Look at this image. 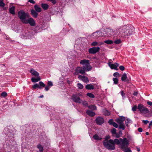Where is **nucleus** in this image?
I'll list each match as a JSON object with an SVG mask.
<instances>
[{"instance_id":"f257e3e1","label":"nucleus","mask_w":152,"mask_h":152,"mask_svg":"<svg viewBox=\"0 0 152 152\" xmlns=\"http://www.w3.org/2000/svg\"><path fill=\"white\" fill-rule=\"evenodd\" d=\"M133 29L129 26H120L118 27L119 36L123 37L131 35L133 33Z\"/></svg>"},{"instance_id":"f03ea898","label":"nucleus","mask_w":152,"mask_h":152,"mask_svg":"<svg viewBox=\"0 0 152 152\" xmlns=\"http://www.w3.org/2000/svg\"><path fill=\"white\" fill-rule=\"evenodd\" d=\"M115 144L119 145V148L124 151L129 144L128 140L126 138H120L119 139H115Z\"/></svg>"},{"instance_id":"7ed1b4c3","label":"nucleus","mask_w":152,"mask_h":152,"mask_svg":"<svg viewBox=\"0 0 152 152\" xmlns=\"http://www.w3.org/2000/svg\"><path fill=\"white\" fill-rule=\"evenodd\" d=\"M103 143L104 147L107 149L110 150L115 149V139L113 140L112 139L109 140H104L103 141Z\"/></svg>"},{"instance_id":"20e7f679","label":"nucleus","mask_w":152,"mask_h":152,"mask_svg":"<svg viewBox=\"0 0 152 152\" xmlns=\"http://www.w3.org/2000/svg\"><path fill=\"white\" fill-rule=\"evenodd\" d=\"M80 63L81 64L83 65V68L86 72L89 71L91 69L92 67L90 64L89 60H82L80 61Z\"/></svg>"},{"instance_id":"39448f33","label":"nucleus","mask_w":152,"mask_h":152,"mask_svg":"<svg viewBox=\"0 0 152 152\" xmlns=\"http://www.w3.org/2000/svg\"><path fill=\"white\" fill-rule=\"evenodd\" d=\"M18 16L23 23H26V20L29 18L28 14L26 13L23 10H20L18 12Z\"/></svg>"},{"instance_id":"423d86ee","label":"nucleus","mask_w":152,"mask_h":152,"mask_svg":"<svg viewBox=\"0 0 152 152\" xmlns=\"http://www.w3.org/2000/svg\"><path fill=\"white\" fill-rule=\"evenodd\" d=\"M105 32L108 36H113L116 35L119 36L118 28L116 30L112 29L110 28L106 29Z\"/></svg>"},{"instance_id":"0eeeda50","label":"nucleus","mask_w":152,"mask_h":152,"mask_svg":"<svg viewBox=\"0 0 152 152\" xmlns=\"http://www.w3.org/2000/svg\"><path fill=\"white\" fill-rule=\"evenodd\" d=\"M137 108L141 114H146L149 112V110L142 104H139Z\"/></svg>"},{"instance_id":"6e6552de","label":"nucleus","mask_w":152,"mask_h":152,"mask_svg":"<svg viewBox=\"0 0 152 152\" xmlns=\"http://www.w3.org/2000/svg\"><path fill=\"white\" fill-rule=\"evenodd\" d=\"M79 74L83 75H86V71L83 67L82 68L80 67H77L75 70V72L74 73L75 75H78Z\"/></svg>"},{"instance_id":"1a4fd4ad","label":"nucleus","mask_w":152,"mask_h":152,"mask_svg":"<svg viewBox=\"0 0 152 152\" xmlns=\"http://www.w3.org/2000/svg\"><path fill=\"white\" fill-rule=\"evenodd\" d=\"M100 49V48L98 47H93L89 49L88 52L90 54H94L99 52Z\"/></svg>"},{"instance_id":"9d476101","label":"nucleus","mask_w":152,"mask_h":152,"mask_svg":"<svg viewBox=\"0 0 152 152\" xmlns=\"http://www.w3.org/2000/svg\"><path fill=\"white\" fill-rule=\"evenodd\" d=\"M78 78L86 83H87L89 82L88 77L85 75H79L78 76Z\"/></svg>"},{"instance_id":"9b49d317","label":"nucleus","mask_w":152,"mask_h":152,"mask_svg":"<svg viewBox=\"0 0 152 152\" xmlns=\"http://www.w3.org/2000/svg\"><path fill=\"white\" fill-rule=\"evenodd\" d=\"M96 123L97 124L102 125L104 123V118L101 117H98L95 120Z\"/></svg>"},{"instance_id":"f8f14e48","label":"nucleus","mask_w":152,"mask_h":152,"mask_svg":"<svg viewBox=\"0 0 152 152\" xmlns=\"http://www.w3.org/2000/svg\"><path fill=\"white\" fill-rule=\"evenodd\" d=\"M26 22L24 23L27 24L29 23L30 26H34L35 24V22L34 20L32 18H29L28 19H27L26 20Z\"/></svg>"},{"instance_id":"ddd939ff","label":"nucleus","mask_w":152,"mask_h":152,"mask_svg":"<svg viewBox=\"0 0 152 152\" xmlns=\"http://www.w3.org/2000/svg\"><path fill=\"white\" fill-rule=\"evenodd\" d=\"M108 64L111 69L118 70L117 67L118 66L119 64L117 63H115L114 64H112L111 62L109 61Z\"/></svg>"},{"instance_id":"4468645a","label":"nucleus","mask_w":152,"mask_h":152,"mask_svg":"<svg viewBox=\"0 0 152 152\" xmlns=\"http://www.w3.org/2000/svg\"><path fill=\"white\" fill-rule=\"evenodd\" d=\"M72 100L75 102L78 103H80L81 102V99L80 98L76 95H74L72 96Z\"/></svg>"},{"instance_id":"2eb2a0df","label":"nucleus","mask_w":152,"mask_h":152,"mask_svg":"<svg viewBox=\"0 0 152 152\" xmlns=\"http://www.w3.org/2000/svg\"><path fill=\"white\" fill-rule=\"evenodd\" d=\"M101 32L100 31H96L92 34V36L94 37V38H99L101 36Z\"/></svg>"},{"instance_id":"dca6fc26","label":"nucleus","mask_w":152,"mask_h":152,"mask_svg":"<svg viewBox=\"0 0 152 152\" xmlns=\"http://www.w3.org/2000/svg\"><path fill=\"white\" fill-rule=\"evenodd\" d=\"M30 73L32 75L36 77H38L39 76V73L34 69H31L30 70Z\"/></svg>"},{"instance_id":"f3484780","label":"nucleus","mask_w":152,"mask_h":152,"mask_svg":"<svg viewBox=\"0 0 152 152\" xmlns=\"http://www.w3.org/2000/svg\"><path fill=\"white\" fill-rule=\"evenodd\" d=\"M9 12L10 13L13 15H14L15 14V7L14 6L10 7V6Z\"/></svg>"},{"instance_id":"a211bd4d","label":"nucleus","mask_w":152,"mask_h":152,"mask_svg":"<svg viewBox=\"0 0 152 152\" xmlns=\"http://www.w3.org/2000/svg\"><path fill=\"white\" fill-rule=\"evenodd\" d=\"M86 113L88 115L91 117L94 116L95 115V113L94 112L88 110H86Z\"/></svg>"},{"instance_id":"6ab92c4d","label":"nucleus","mask_w":152,"mask_h":152,"mask_svg":"<svg viewBox=\"0 0 152 152\" xmlns=\"http://www.w3.org/2000/svg\"><path fill=\"white\" fill-rule=\"evenodd\" d=\"M85 87L88 90L93 89L94 88V87L92 84L86 85Z\"/></svg>"},{"instance_id":"aec40b11","label":"nucleus","mask_w":152,"mask_h":152,"mask_svg":"<svg viewBox=\"0 0 152 152\" xmlns=\"http://www.w3.org/2000/svg\"><path fill=\"white\" fill-rule=\"evenodd\" d=\"M31 13L32 15L35 18H37L38 16V13L36 11L34 10H31Z\"/></svg>"},{"instance_id":"412c9836","label":"nucleus","mask_w":152,"mask_h":152,"mask_svg":"<svg viewBox=\"0 0 152 152\" xmlns=\"http://www.w3.org/2000/svg\"><path fill=\"white\" fill-rule=\"evenodd\" d=\"M34 8L37 12H40L42 10L41 8L39 7L37 5L35 4L34 6Z\"/></svg>"},{"instance_id":"4be33fe9","label":"nucleus","mask_w":152,"mask_h":152,"mask_svg":"<svg viewBox=\"0 0 152 152\" xmlns=\"http://www.w3.org/2000/svg\"><path fill=\"white\" fill-rule=\"evenodd\" d=\"M121 80L122 81H124L125 80L129 81V80L127 79V76L126 73H124L123 74L121 78Z\"/></svg>"},{"instance_id":"5701e85b","label":"nucleus","mask_w":152,"mask_h":152,"mask_svg":"<svg viewBox=\"0 0 152 152\" xmlns=\"http://www.w3.org/2000/svg\"><path fill=\"white\" fill-rule=\"evenodd\" d=\"M41 7L44 10H46L48 8L49 5L46 4H42Z\"/></svg>"},{"instance_id":"b1692460","label":"nucleus","mask_w":152,"mask_h":152,"mask_svg":"<svg viewBox=\"0 0 152 152\" xmlns=\"http://www.w3.org/2000/svg\"><path fill=\"white\" fill-rule=\"evenodd\" d=\"M40 80V78L39 76L37 77L36 78L34 77H32L31 80L32 82H37Z\"/></svg>"},{"instance_id":"393cba45","label":"nucleus","mask_w":152,"mask_h":152,"mask_svg":"<svg viewBox=\"0 0 152 152\" xmlns=\"http://www.w3.org/2000/svg\"><path fill=\"white\" fill-rule=\"evenodd\" d=\"M102 111L104 114L105 116H108L110 115V113L106 109H103Z\"/></svg>"},{"instance_id":"a878e982","label":"nucleus","mask_w":152,"mask_h":152,"mask_svg":"<svg viewBox=\"0 0 152 152\" xmlns=\"http://www.w3.org/2000/svg\"><path fill=\"white\" fill-rule=\"evenodd\" d=\"M93 138L94 139L97 140H101L102 139V138L101 137L98 136L97 134H95L94 135Z\"/></svg>"},{"instance_id":"bb28decb","label":"nucleus","mask_w":152,"mask_h":152,"mask_svg":"<svg viewBox=\"0 0 152 152\" xmlns=\"http://www.w3.org/2000/svg\"><path fill=\"white\" fill-rule=\"evenodd\" d=\"M37 148L39 149V152H42L43 150V148L42 146L40 145L39 144L37 145Z\"/></svg>"},{"instance_id":"cd10ccee","label":"nucleus","mask_w":152,"mask_h":152,"mask_svg":"<svg viewBox=\"0 0 152 152\" xmlns=\"http://www.w3.org/2000/svg\"><path fill=\"white\" fill-rule=\"evenodd\" d=\"M132 121L129 119H127L125 121V124L127 126H129V124L131 123Z\"/></svg>"},{"instance_id":"c85d7f7f","label":"nucleus","mask_w":152,"mask_h":152,"mask_svg":"<svg viewBox=\"0 0 152 152\" xmlns=\"http://www.w3.org/2000/svg\"><path fill=\"white\" fill-rule=\"evenodd\" d=\"M115 121L119 125L122 124L124 123L123 121L118 118L116 119Z\"/></svg>"},{"instance_id":"c756f323","label":"nucleus","mask_w":152,"mask_h":152,"mask_svg":"<svg viewBox=\"0 0 152 152\" xmlns=\"http://www.w3.org/2000/svg\"><path fill=\"white\" fill-rule=\"evenodd\" d=\"M104 42L107 44H111L113 43V41L110 40H107L104 41Z\"/></svg>"},{"instance_id":"7c9ffc66","label":"nucleus","mask_w":152,"mask_h":152,"mask_svg":"<svg viewBox=\"0 0 152 152\" xmlns=\"http://www.w3.org/2000/svg\"><path fill=\"white\" fill-rule=\"evenodd\" d=\"M77 85L78 88L80 89H82L83 88V85L80 83H77Z\"/></svg>"},{"instance_id":"2f4dec72","label":"nucleus","mask_w":152,"mask_h":152,"mask_svg":"<svg viewBox=\"0 0 152 152\" xmlns=\"http://www.w3.org/2000/svg\"><path fill=\"white\" fill-rule=\"evenodd\" d=\"M89 108L93 110H96V106L93 105H91L88 106Z\"/></svg>"},{"instance_id":"473e14b6","label":"nucleus","mask_w":152,"mask_h":152,"mask_svg":"<svg viewBox=\"0 0 152 152\" xmlns=\"http://www.w3.org/2000/svg\"><path fill=\"white\" fill-rule=\"evenodd\" d=\"M125 127L124 123L121 125H119V129H122L123 130H124L125 129Z\"/></svg>"},{"instance_id":"72a5a7b5","label":"nucleus","mask_w":152,"mask_h":152,"mask_svg":"<svg viewBox=\"0 0 152 152\" xmlns=\"http://www.w3.org/2000/svg\"><path fill=\"white\" fill-rule=\"evenodd\" d=\"M81 102L80 103H79L80 104H82L83 105L85 106H87L88 105V104L86 101L85 100L82 101L81 100Z\"/></svg>"},{"instance_id":"f704fd0d","label":"nucleus","mask_w":152,"mask_h":152,"mask_svg":"<svg viewBox=\"0 0 152 152\" xmlns=\"http://www.w3.org/2000/svg\"><path fill=\"white\" fill-rule=\"evenodd\" d=\"M87 95L90 97L92 98H94V95L91 93H88L87 94Z\"/></svg>"},{"instance_id":"c9c22d12","label":"nucleus","mask_w":152,"mask_h":152,"mask_svg":"<svg viewBox=\"0 0 152 152\" xmlns=\"http://www.w3.org/2000/svg\"><path fill=\"white\" fill-rule=\"evenodd\" d=\"M114 83L115 84H117L118 83V80L116 78H114L113 79Z\"/></svg>"},{"instance_id":"e433bc0d","label":"nucleus","mask_w":152,"mask_h":152,"mask_svg":"<svg viewBox=\"0 0 152 152\" xmlns=\"http://www.w3.org/2000/svg\"><path fill=\"white\" fill-rule=\"evenodd\" d=\"M39 88L40 89H41L42 88L40 86H39V85L38 84H36L34 85H33V88L34 89H35L36 88Z\"/></svg>"},{"instance_id":"4c0bfd02","label":"nucleus","mask_w":152,"mask_h":152,"mask_svg":"<svg viewBox=\"0 0 152 152\" xmlns=\"http://www.w3.org/2000/svg\"><path fill=\"white\" fill-rule=\"evenodd\" d=\"M121 42V40L120 39H116L114 41V43L116 44H120Z\"/></svg>"},{"instance_id":"58836bf2","label":"nucleus","mask_w":152,"mask_h":152,"mask_svg":"<svg viewBox=\"0 0 152 152\" xmlns=\"http://www.w3.org/2000/svg\"><path fill=\"white\" fill-rule=\"evenodd\" d=\"M5 4L3 2V0H0V6L4 7L5 6Z\"/></svg>"},{"instance_id":"ea45409f","label":"nucleus","mask_w":152,"mask_h":152,"mask_svg":"<svg viewBox=\"0 0 152 152\" xmlns=\"http://www.w3.org/2000/svg\"><path fill=\"white\" fill-rule=\"evenodd\" d=\"M113 75L114 77H119L120 76L119 73L118 72H116L114 73Z\"/></svg>"},{"instance_id":"a19ab883","label":"nucleus","mask_w":152,"mask_h":152,"mask_svg":"<svg viewBox=\"0 0 152 152\" xmlns=\"http://www.w3.org/2000/svg\"><path fill=\"white\" fill-rule=\"evenodd\" d=\"M40 86L42 87H45V84L42 81H40L39 83Z\"/></svg>"},{"instance_id":"79ce46f5","label":"nucleus","mask_w":152,"mask_h":152,"mask_svg":"<svg viewBox=\"0 0 152 152\" xmlns=\"http://www.w3.org/2000/svg\"><path fill=\"white\" fill-rule=\"evenodd\" d=\"M98 45V43L96 41H94L91 44V45L92 46H96L97 45Z\"/></svg>"},{"instance_id":"37998d69","label":"nucleus","mask_w":152,"mask_h":152,"mask_svg":"<svg viewBox=\"0 0 152 152\" xmlns=\"http://www.w3.org/2000/svg\"><path fill=\"white\" fill-rule=\"evenodd\" d=\"M112 133L113 134H116V129L115 128H113L111 131Z\"/></svg>"},{"instance_id":"c03bdc74","label":"nucleus","mask_w":152,"mask_h":152,"mask_svg":"<svg viewBox=\"0 0 152 152\" xmlns=\"http://www.w3.org/2000/svg\"><path fill=\"white\" fill-rule=\"evenodd\" d=\"M124 152H132L131 150L129 148H126L124 150Z\"/></svg>"},{"instance_id":"a18cd8bd","label":"nucleus","mask_w":152,"mask_h":152,"mask_svg":"<svg viewBox=\"0 0 152 152\" xmlns=\"http://www.w3.org/2000/svg\"><path fill=\"white\" fill-rule=\"evenodd\" d=\"M7 95V93L6 92H3L1 94V96L3 97H5Z\"/></svg>"},{"instance_id":"49530a36","label":"nucleus","mask_w":152,"mask_h":152,"mask_svg":"<svg viewBox=\"0 0 152 152\" xmlns=\"http://www.w3.org/2000/svg\"><path fill=\"white\" fill-rule=\"evenodd\" d=\"M137 108V107L136 105L134 106L132 108V110L133 111H135L136 110Z\"/></svg>"},{"instance_id":"de8ad7c7","label":"nucleus","mask_w":152,"mask_h":152,"mask_svg":"<svg viewBox=\"0 0 152 152\" xmlns=\"http://www.w3.org/2000/svg\"><path fill=\"white\" fill-rule=\"evenodd\" d=\"M108 122L110 124L113 125V123H114V122H113V119H110L109 121Z\"/></svg>"},{"instance_id":"09e8293b","label":"nucleus","mask_w":152,"mask_h":152,"mask_svg":"<svg viewBox=\"0 0 152 152\" xmlns=\"http://www.w3.org/2000/svg\"><path fill=\"white\" fill-rule=\"evenodd\" d=\"M118 119H119L121 120L123 122L125 120V117L123 116H121L119 118H118Z\"/></svg>"},{"instance_id":"8fccbe9b","label":"nucleus","mask_w":152,"mask_h":152,"mask_svg":"<svg viewBox=\"0 0 152 152\" xmlns=\"http://www.w3.org/2000/svg\"><path fill=\"white\" fill-rule=\"evenodd\" d=\"M121 71H123L124 70L125 68L124 66H120L119 67Z\"/></svg>"},{"instance_id":"3c124183","label":"nucleus","mask_w":152,"mask_h":152,"mask_svg":"<svg viewBox=\"0 0 152 152\" xmlns=\"http://www.w3.org/2000/svg\"><path fill=\"white\" fill-rule=\"evenodd\" d=\"M48 84L49 86H53V84L52 82L51 81H48Z\"/></svg>"},{"instance_id":"603ef678","label":"nucleus","mask_w":152,"mask_h":152,"mask_svg":"<svg viewBox=\"0 0 152 152\" xmlns=\"http://www.w3.org/2000/svg\"><path fill=\"white\" fill-rule=\"evenodd\" d=\"M112 125L113 126H114L116 128H117L118 127V124L115 122L114 123H113V124Z\"/></svg>"},{"instance_id":"864d4df0","label":"nucleus","mask_w":152,"mask_h":152,"mask_svg":"<svg viewBox=\"0 0 152 152\" xmlns=\"http://www.w3.org/2000/svg\"><path fill=\"white\" fill-rule=\"evenodd\" d=\"M142 121L145 124H146L149 123V121L148 120H143Z\"/></svg>"},{"instance_id":"5fc2aeb1","label":"nucleus","mask_w":152,"mask_h":152,"mask_svg":"<svg viewBox=\"0 0 152 152\" xmlns=\"http://www.w3.org/2000/svg\"><path fill=\"white\" fill-rule=\"evenodd\" d=\"M137 130L139 132H142V129L141 127L139 128Z\"/></svg>"},{"instance_id":"6e6d98bb","label":"nucleus","mask_w":152,"mask_h":152,"mask_svg":"<svg viewBox=\"0 0 152 152\" xmlns=\"http://www.w3.org/2000/svg\"><path fill=\"white\" fill-rule=\"evenodd\" d=\"M28 1L33 4H34L35 3V1L33 0H29Z\"/></svg>"},{"instance_id":"4d7b16f0","label":"nucleus","mask_w":152,"mask_h":152,"mask_svg":"<svg viewBox=\"0 0 152 152\" xmlns=\"http://www.w3.org/2000/svg\"><path fill=\"white\" fill-rule=\"evenodd\" d=\"M50 88V87L48 86H46L45 88V89L46 91H48Z\"/></svg>"},{"instance_id":"13d9d810","label":"nucleus","mask_w":152,"mask_h":152,"mask_svg":"<svg viewBox=\"0 0 152 152\" xmlns=\"http://www.w3.org/2000/svg\"><path fill=\"white\" fill-rule=\"evenodd\" d=\"M147 104L150 106H152V102L150 101H148L147 102Z\"/></svg>"},{"instance_id":"bf43d9fd","label":"nucleus","mask_w":152,"mask_h":152,"mask_svg":"<svg viewBox=\"0 0 152 152\" xmlns=\"http://www.w3.org/2000/svg\"><path fill=\"white\" fill-rule=\"evenodd\" d=\"M121 96L123 97L125 96V93L123 91H122L121 92Z\"/></svg>"},{"instance_id":"052dcab7","label":"nucleus","mask_w":152,"mask_h":152,"mask_svg":"<svg viewBox=\"0 0 152 152\" xmlns=\"http://www.w3.org/2000/svg\"><path fill=\"white\" fill-rule=\"evenodd\" d=\"M51 1L52 3L54 4H56V1L55 0H51Z\"/></svg>"},{"instance_id":"680f3d73","label":"nucleus","mask_w":152,"mask_h":152,"mask_svg":"<svg viewBox=\"0 0 152 152\" xmlns=\"http://www.w3.org/2000/svg\"><path fill=\"white\" fill-rule=\"evenodd\" d=\"M110 137L109 136H106L105 137V140H108V139L110 138Z\"/></svg>"},{"instance_id":"e2e57ef3","label":"nucleus","mask_w":152,"mask_h":152,"mask_svg":"<svg viewBox=\"0 0 152 152\" xmlns=\"http://www.w3.org/2000/svg\"><path fill=\"white\" fill-rule=\"evenodd\" d=\"M115 137L116 138H118L120 137V136L119 134H116Z\"/></svg>"},{"instance_id":"0e129e2a","label":"nucleus","mask_w":152,"mask_h":152,"mask_svg":"<svg viewBox=\"0 0 152 152\" xmlns=\"http://www.w3.org/2000/svg\"><path fill=\"white\" fill-rule=\"evenodd\" d=\"M137 94H138L137 92L135 91V92H134L133 94L134 96H137Z\"/></svg>"},{"instance_id":"69168bd1","label":"nucleus","mask_w":152,"mask_h":152,"mask_svg":"<svg viewBox=\"0 0 152 152\" xmlns=\"http://www.w3.org/2000/svg\"><path fill=\"white\" fill-rule=\"evenodd\" d=\"M149 126L152 125V121L150 122V124H149Z\"/></svg>"},{"instance_id":"338daca9","label":"nucleus","mask_w":152,"mask_h":152,"mask_svg":"<svg viewBox=\"0 0 152 152\" xmlns=\"http://www.w3.org/2000/svg\"><path fill=\"white\" fill-rule=\"evenodd\" d=\"M137 151L139 152L140 151V149L139 148H137Z\"/></svg>"},{"instance_id":"774afa93","label":"nucleus","mask_w":152,"mask_h":152,"mask_svg":"<svg viewBox=\"0 0 152 152\" xmlns=\"http://www.w3.org/2000/svg\"><path fill=\"white\" fill-rule=\"evenodd\" d=\"M145 134L146 135H148L149 134V133L148 132H146L145 133Z\"/></svg>"}]
</instances>
